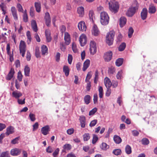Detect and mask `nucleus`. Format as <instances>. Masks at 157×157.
Segmentation results:
<instances>
[{"instance_id":"1","label":"nucleus","mask_w":157,"mask_h":157,"mask_svg":"<svg viewBox=\"0 0 157 157\" xmlns=\"http://www.w3.org/2000/svg\"><path fill=\"white\" fill-rule=\"evenodd\" d=\"M133 6L129 8L126 13V15L129 17H132L136 13L139 7V4L136 1H134L133 4Z\"/></svg>"},{"instance_id":"2","label":"nucleus","mask_w":157,"mask_h":157,"mask_svg":"<svg viewBox=\"0 0 157 157\" xmlns=\"http://www.w3.org/2000/svg\"><path fill=\"white\" fill-rule=\"evenodd\" d=\"M100 22L103 25H107L109 22V17L107 13L103 12L100 13Z\"/></svg>"},{"instance_id":"3","label":"nucleus","mask_w":157,"mask_h":157,"mask_svg":"<svg viewBox=\"0 0 157 157\" xmlns=\"http://www.w3.org/2000/svg\"><path fill=\"white\" fill-rule=\"evenodd\" d=\"M109 10L111 12L114 13L118 12L119 6L117 2H110L109 3Z\"/></svg>"},{"instance_id":"4","label":"nucleus","mask_w":157,"mask_h":157,"mask_svg":"<svg viewBox=\"0 0 157 157\" xmlns=\"http://www.w3.org/2000/svg\"><path fill=\"white\" fill-rule=\"evenodd\" d=\"M114 36L115 33L113 31H111L107 34L106 42L110 46L113 44Z\"/></svg>"},{"instance_id":"5","label":"nucleus","mask_w":157,"mask_h":157,"mask_svg":"<svg viewBox=\"0 0 157 157\" xmlns=\"http://www.w3.org/2000/svg\"><path fill=\"white\" fill-rule=\"evenodd\" d=\"M26 44L25 42L23 40H21L19 44V50L21 56L24 57L26 51Z\"/></svg>"},{"instance_id":"6","label":"nucleus","mask_w":157,"mask_h":157,"mask_svg":"<svg viewBox=\"0 0 157 157\" xmlns=\"http://www.w3.org/2000/svg\"><path fill=\"white\" fill-rule=\"evenodd\" d=\"M113 53L111 51H109L104 54V59L106 62H109L112 59Z\"/></svg>"},{"instance_id":"7","label":"nucleus","mask_w":157,"mask_h":157,"mask_svg":"<svg viewBox=\"0 0 157 157\" xmlns=\"http://www.w3.org/2000/svg\"><path fill=\"white\" fill-rule=\"evenodd\" d=\"M79 41L81 46H84L87 41L86 36L84 34L81 35L79 37Z\"/></svg>"},{"instance_id":"8","label":"nucleus","mask_w":157,"mask_h":157,"mask_svg":"<svg viewBox=\"0 0 157 157\" xmlns=\"http://www.w3.org/2000/svg\"><path fill=\"white\" fill-rule=\"evenodd\" d=\"M44 19L46 25L49 26L50 25L51 20L50 16L48 12H47L45 13Z\"/></svg>"},{"instance_id":"9","label":"nucleus","mask_w":157,"mask_h":157,"mask_svg":"<svg viewBox=\"0 0 157 157\" xmlns=\"http://www.w3.org/2000/svg\"><path fill=\"white\" fill-rule=\"evenodd\" d=\"M147 14V9L146 8H144L141 13V17L143 20H144L146 19Z\"/></svg>"},{"instance_id":"10","label":"nucleus","mask_w":157,"mask_h":157,"mask_svg":"<svg viewBox=\"0 0 157 157\" xmlns=\"http://www.w3.org/2000/svg\"><path fill=\"white\" fill-rule=\"evenodd\" d=\"M21 149L15 148L11 150L10 153L12 155L16 156L19 155L21 153Z\"/></svg>"},{"instance_id":"11","label":"nucleus","mask_w":157,"mask_h":157,"mask_svg":"<svg viewBox=\"0 0 157 157\" xmlns=\"http://www.w3.org/2000/svg\"><path fill=\"white\" fill-rule=\"evenodd\" d=\"M78 27L80 30L82 31H85L86 29L85 23L83 21H81L78 23Z\"/></svg>"},{"instance_id":"12","label":"nucleus","mask_w":157,"mask_h":157,"mask_svg":"<svg viewBox=\"0 0 157 157\" xmlns=\"http://www.w3.org/2000/svg\"><path fill=\"white\" fill-rule=\"evenodd\" d=\"M64 39L65 44L67 45H69L71 42V39L70 35L67 32L65 33Z\"/></svg>"},{"instance_id":"13","label":"nucleus","mask_w":157,"mask_h":157,"mask_svg":"<svg viewBox=\"0 0 157 157\" xmlns=\"http://www.w3.org/2000/svg\"><path fill=\"white\" fill-rule=\"evenodd\" d=\"M41 132L42 134L44 135H47L50 131L49 126L48 125H46L42 128Z\"/></svg>"},{"instance_id":"14","label":"nucleus","mask_w":157,"mask_h":157,"mask_svg":"<svg viewBox=\"0 0 157 157\" xmlns=\"http://www.w3.org/2000/svg\"><path fill=\"white\" fill-rule=\"evenodd\" d=\"M22 94L20 91L17 90L13 91L12 93V96L16 99H18L19 98L22 96Z\"/></svg>"},{"instance_id":"15","label":"nucleus","mask_w":157,"mask_h":157,"mask_svg":"<svg viewBox=\"0 0 157 157\" xmlns=\"http://www.w3.org/2000/svg\"><path fill=\"white\" fill-rule=\"evenodd\" d=\"M14 73L15 72L14 69L13 68H11L10 71L6 77V80H10L13 77Z\"/></svg>"},{"instance_id":"16","label":"nucleus","mask_w":157,"mask_h":157,"mask_svg":"<svg viewBox=\"0 0 157 157\" xmlns=\"http://www.w3.org/2000/svg\"><path fill=\"white\" fill-rule=\"evenodd\" d=\"M78 13L80 17H83L84 14V10L83 7L82 6L79 7L77 9Z\"/></svg>"},{"instance_id":"17","label":"nucleus","mask_w":157,"mask_h":157,"mask_svg":"<svg viewBox=\"0 0 157 157\" xmlns=\"http://www.w3.org/2000/svg\"><path fill=\"white\" fill-rule=\"evenodd\" d=\"M11 11L14 20H17L18 17L17 13V10L14 7H12L11 8Z\"/></svg>"},{"instance_id":"18","label":"nucleus","mask_w":157,"mask_h":157,"mask_svg":"<svg viewBox=\"0 0 157 157\" xmlns=\"http://www.w3.org/2000/svg\"><path fill=\"white\" fill-rule=\"evenodd\" d=\"M104 84L107 88H110L112 85V83L110 79L107 77L105 78Z\"/></svg>"},{"instance_id":"19","label":"nucleus","mask_w":157,"mask_h":157,"mask_svg":"<svg viewBox=\"0 0 157 157\" xmlns=\"http://www.w3.org/2000/svg\"><path fill=\"white\" fill-rule=\"evenodd\" d=\"M93 34L95 36H97L99 34V32L98 27L96 25H94L92 31Z\"/></svg>"},{"instance_id":"20","label":"nucleus","mask_w":157,"mask_h":157,"mask_svg":"<svg viewBox=\"0 0 157 157\" xmlns=\"http://www.w3.org/2000/svg\"><path fill=\"white\" fill-rule=\"evenodd\" d=\"M90 60L88 59H86L84 63L82 70L85 71L88 67L90 64Z\"/></svg>"},{"instance_id":"21","label":"nucleus","mask_w":157,"mask_h":157,"mask_svg":"<svg viewBox=\"0 0 157 157\" xmlns=\"http://www.w3.org/2000/svg\"><path fill=\"white\" fill-rule=\"evenodd\" d=\"M14 132V128L12 126H10L7 128L6 134L8 136L13 133Z\"/></svg>"},{"instance_id":"22","label":"nucleus","mask_w":157,"mask_h":157,"mask_svg":"<svg viewBox=\"0 0 157 157\" xmlns=\"http://www.w3.org/2000/svg\"><path fill=\"white\" fill-rule=\"evenodd\" d=\"M126 19L125 17H122L120 19V25L121 27H122L125 24L126 22Z\"/></svg>"},{"instance_id":"23","label":"nucleus","mask_w":157,"mask_h":157,"mask_svg":"<svg viewBox=\"0 0 157 157\" xmlns=\"http://www.w3.org/2000/svg\"><path fill=\"white\" fill-rule=\"evenodd\" d=\"M31 26L32 29L35 32H36L38 30L37 25L36 21L34 20L31 21Z\"/></svg>"},{"instance_id":"24","label":"nucleus","mask_w":157,"mask_h":157,"mask_svg":"<svg viewBox=\"0 0 157 157\" xmlns=\"http://www.w3.org/2000/svg\"><path fill=\"white\" fill-rule=\"evenodd\" d=\"M63 72L65 73L66 76H68L69 74L70 70L68 66L64 65L63 68Z\"/></svg>"},{"instance_id":"25","label":"nucleus","mask_w":157,"mask_h":157,"mask_svg":"<svg viewBox=\"0 0 157 157\" xmlns=\"http://www.w3.org/2000/svg\"><path fill=\"white\" fill-rule=\"evenodd\" d=\"M45 34L47 42H50L52 38L50 36V32L48 30H46L45 31Z\"/></svg>"},{"instance_id":"26","label":"nucleus","mask_w":157,"mask_h":157,"mask_svg":"<svg viewBox=\"0 0 157 157\" xmlns=\"http://www.w3.org/2000/svg\"><path fill=\"white\" fill-rule=\"evenodd\" d=\"M156 11L155 7L153 5H150L149 7L148 12L150 14L155 13Z\"/></svg>"},{"instance_id":"27","label":"nucleus","mask_w":157,"mask_h":157,"mask_svg":"<svg viewBox=\"0 0 157 157\" xmlns=\"http://www.w3.org/2000/svg\"><path fill=\"white\" fill-rule=\"evenodd\" d=\"M25 75L26 76H29L30 69L28 66H26L24 69Z\"/></svg>"},{"instance_id":"28","label":"nucleus","mask_w":157,"mask_h":157,"mask_svg":"<svg viewBox=\"0 0 157 157\" xmlns=\"http://www.w3.org/2000/svg\"><path fill=\"white\" fill-rule=\"evenodd\" d=\"M113 139L115 142L117 144L120 143L121 142V139L119 136L115 135L113 137Z\"/></svg>"},{"instance_id":"29","label":"nucleus","mask_w":157,"mask_h":157,"mask_svg":"<svg viewBox=\"0 0 157 157\" xmlns=\"http://www.w3.org/2000/svg\"><path fill=\"white\" fill-rule=\"evenodd\" d=\"M35 6L36 11L37 12H40V11L41 4L39 2H35Z\"/></svg>"},{"instance_id":"30","label":"nucleus","mask_w":157,"mask_h":157,"mask_svg":"<svg viewBox=\"0 0 157 157\" xmlns=\"http://www.w3.org/2000/svg\"><path fill=\"white\" fill-rule=\"evenodd\" d=\"M9 152L8 151L2 152L0 155V157H10Z\"/></svg>"},{"instance_id":"31","label":"nucleus","mask_w":157,"mask_h":157,"mask_svg":"<svg viewBox=\"0 0 157 157\" xmlns=\"http://www.w3.org/2000/svg\"><path fill=\"white\" fill-rule=\"evenodd\" d=\"M123 61V59L122 58H119L117 59L116 62V64L118 67H120L122 64Z\"/></svg>"},{"instance_id":"32","label":"nucleus","mask_w":157,"mask_h":157,"mask_svg":"<svg viewBox=\"0 0 157 157\" xmlns=\"http://www.w3.org/2000/svg\"><path fill=\"white\" fill-rule=\"evenodd\" d=\"M42 55H44L48 52V48L45 45H43L41 47Z\"/></svg>"},{"instance_id":"33","label":"nucleus","mask_w":157,"mask_h":157,"mask_svg":"<svg viewBox=\"0 0 157 157\" xmlns=\"http://www.w3.org/2000/svg\"><path fill=\"white\" fill-rule=\"evenodd\" d=\"M126 153L128 155L130 154L132 152L131 147L128 145H127L125 147Z\"/></svg>"},{"instance_id":"34","label":"nucleus","mask_w":157,"mask_h":157,"mask_svg":"<svg viewBox=\"0 0 157 157\" xmlns=\"http://www.w3.org/2000/svg\"><path fill=\"white\" fill-rule=\"evenodd\" d=\"M90 97L89 95H86L84 98V101L86 104H88L90 103Z\"/></svg>"},{"instance_id":"35","label":"nucleus","mask_w":157,"mask_h":157,"mask_svg":"<svg viewBox=\"0 0 157 157\" xmlns=\"http://www.w3.org/2000/svg\"><path fill=\"white\" fill-rule=\"evenodd\" d=\"M126 44L124 43H122L119 47L118 50L119 51H123L126 47Z\"/></svg>"},{"instance_id":"36","label":"nucleus","mask_w":157,"mask_h":157,"mask_svg":"<svg viewBox=\"0 0 157 157\" xmlns=\"http://www.w3.org/2000/svg\"><path fill=\"white\" fill-rule=\"evenodd\" d=\"M35 55L37 58H40L41 57L39 48L38 47H36V48Z\"/></svg>"},{"instance_id":"37","label":"nucleus","mask_w":157,"mask_h":157,"mask_svg":"<svg viewBox=\"0 0 157 157\" xmlns=\"http://www.w3.org/2000/svg\"><path fill=\"white\" fill-rule=\"evenodd\" d=\"M83 137L84 141H87L90 139V136L89 133H86L83 135Z\"/></svg>"},{"instance_id":"38","label":"nucleus","mask_w":157,"mask_h":157,"mask_svg":"<svg viewBox=\"0 0 157 157\" xmlns=\"http://www.w3.org/2000/svg\"><path fill=\"white\" fill-rule=\"evenodd\" d=\"M92 72L90 71L88 73L85 79V82H90L89 80L91 78L92 75Z\"/></svg>"},{"instance_id":"39","label":"nucleus","mask_w":157,"mask_h":157,"mask_svg":"<svg viewBox=\"0 0 157 157\" xmlns=\"http://www.w3.org/2000/svg\"><path fill=\"white\" fill-rule=\"evenodd\" d=\"M10 45L9 44H8L7 45V47H6V51H7V53L8 55L10 57V61H11V54L10 52Z\"/></svg>"},{"instance_id":"40","label":"nucleus","mask_w":157,"mask_h":157,"mask_svg":"<svg viewBox=\"0 0 157 157\" xmlns=\"http://www.w3.org/2000/svg\"><path fill=\"white\" fill-rule=\"evenodd\" d=\"M98 91L99 92V97L100 98H102L103 95V89L102 87L100 86L98 88Z\"/></svg>"},{"instance_id":"41","label":"nucleus","mask_w":157,"mask_h":157,"mask_svg":"<svg viewBox=\"0 0 157 157\" xmlns=\"http://www.w3.org/2000/svg\"><path fill=\"white\" fill-rule=\"evenodd\" d=\"M100 147L103 150H106L109 148V146L106 143H102L100 146Z\"/></svg>"},{"instance_id":"42","label":"nucleus","mask_w":157,"mask_h":157,"mask_svg":"<svg viewBox=\"0 0 157 157\" xmlns=\"http://www.w3.org/2000/svg\"><path fill=\"white\" fill-rule=\"evenodd\" d=\"M71 145L69 144H66L63 147V149H66V150L67 151L70 150L71 149Z\"/></svg>"},{"instance_id":"43","label":"nucleus","mask_w":157,"mask_h":157,"mask_svg":"<svg viewBox=\"0 0 157 157\" xmlns=\"http://www.w3.org/2000/svg\"><path fill=\"white\" fill-rule=\"evenodd\" d=\"M121 152V150L120 149H115L113 151V153L116 155H120Z\"/></svg>"},{"instance_id":"44","label":"nucleus","mask_w":157,"mask_h":157,"mask_svg":"<svg viewBox=\"0 0 157 157\" xmlns=\"http://www.w3.org/2000/svg\"><path fill=\"white\" fill-rule=\"evenodd\" d=\"M141 143L143 145H147L149 144V141L147 139L144 138L141 140Z\"/></svg>"},{"instance_id":"45","label":"nucleus","mask_w":157,"mask_h":157,"mask_svg":"<svg viewBox=\"0 0 157 157\" xmlns=\"http://www.w3.org/2000/svg\"><path fill=\"white\" fill-rule=\"evenodd\" d=\"M59 151V148H57L52 153V155L53 157H57L58 156V155Z\"/></svg>"},{"instance_id":"46","label":"nucleus","mask_w":157,"mask_h":157,"mask_svg":"<svg viewBox=\"0 0 157 157\" xmlns=\"http://www.w3.org/2000/svg\"><path fill=\"white\" fill-rule=\"evenodd\" d=\"M90 51L91 54L94 55L97 52V48L95 47L90 48Z\"/></svg>"},{"instance_id":"47","label":"nucleus","mask_w":157,"mask_h":157,"mask_svg":"<svg viewBox=\"0 0 157 157\" xmlns=\"http://www.w3.org/2000/svg\"><path fill=\"white\" fill-rule=\"evenodd\" d=\"M134 32V30L133 28L131 27L128 29V36L129 38H131L132 35V34Z\"/></svg>"},{"instance_id":"48","label":"nucleus","mask_w":157,"mask_h":157,"mask_svg":"<svg viewBox=\"0 0 157 157\" xmlns=\"http://www.w3.org/2000/svg\"><path fill=\"white\" fill-rule=\"evenodd\" d=\"M29 117L32 121H34L36 120L35 115L32 113L29 114Z\"/></svg>"},{"instance_id":"49","label":"nucleus","mask_w":157,"mask_h":157,"mask_svg":"<svg viewBox=\"0 0 157 157\" xmlns=\"http://www.w3.org/2000/svg\"><path fill=\"white\" fill-rule=\"evenodd\" d=\"M89 16L90 20L93 21L94 16V12L93 11L90 10L89 11Z\"/></svg>"},{"instance_id":"50","label":"nucleus","mask_w":157,"mask_h":157,"mask_svg":"<svg viewBox=\"0 0 157 157\" xmlns=\"http://www.w3.org/2000/svg\"><path fill=\"white\" fill-rule=\"evenodd\" d=\"M26 10L24 13L23 16V20L24 22H26L28 21V17L26 12Z\"/></svg>"},{"instance_id":"51","label":"nucleus","mask_w":157,"mask_h":157,"mask_svg":"<svg viewBox=\"0 0 157 157\" xmlns=\"http://www.w3.org/2000/svg\"><path fill=\"white\" fill-rule=\"evenodd\" d=\"M95 75L94 82V83H97V81L98 79V73L97 70L95 71Z\"/></svg>"},{"instance_id":"52","label":"nucleus","mask_w":157,"mask_h":157,"mask_svg":"<svg viewBox=\"0 0 157 157\" xmlns=\"http://www.w3.org/2000/svg\"><path fill=\"white\" fill-rule=\"evenodd\" d=\"M19 139V137H17L11 140V143L12 144H15L18 143V141Z\"/></svg>"},{"instance_id":"53","label":"nucleus","mask_w":157,"mask_h":157,"mask_svg":"<svg viewBox=\"0 0 157 157\" xmlns=\"http://www.w3.org/2000/svg\"><path fill=\"white\" fill-rule=\"evenodd\" d=\"M98 139V137L95 134L93 135V138L92 141V143L93 144H95Z\"/></svg>"},{"instance_id":"54","label":"nucleus","mask_w":157,"mask_h":157,"mask_svg":"<svg viewBox=\"0 0 157 157\" xmlns=\"http://www.w3.org/2000/svg\"><path fill=\"white\" fill-rule=\"evenodd\" d=\"M97 109L96 108H93L92 110L90 111L89 113V115L91 116L94 115L97 111Z\"/></svg>"},{"instance_id":"55","label":"nucleus","mask_w":157,"mask_h":157,"mask_svg":"<svg viewBox=\"0 0 157 157\" xmlns=\"http://www.w3.org/2000/svg\"><path fill=\"white\" fill-rule=\"evenodd\" d=\"M97 120H94L92 121L90 124V126L91 127L94 126L97 124Z\"/></svg>"},{"instance_id":"56","label":"nucleus","mask_w":157,"mask_h":157,"mask_svg":"<svg viewBox=\"0 0 157 157\" xmlns=\"http://www.w3.org/2000/svg\"><path fill=\"white\" fill-rule=\"evenodd\" d=\"M17 8L18 11L23 12V9L22 6L20 4H17Z\"/></svg>"},{"instance_id":"57","label":"nucleus","mask_w":157,"mask_h":157,"mask_svg":"<svg viewBox=\"0 0 157 157\" xmlns=\"http://www.w3.org/2000/svg\"><path fill=\"white\" fill-rule=\"evenodd\" d=\"M72 49L73 50V52L75 53H76L78 52V50L76 48V44L74 43H73L72 44Z\"/></svg>"},{"instance_id":"58","label":"nucleus","mask_w":157,"mask_h":157,"mask_svg":"<svg viewBox=\"0 0 157 157\" xmlns=\"http://www.w3.org/2000/svg\"><path fill=\"white\" fill-rule=\"evenodd\" d=\"M72 59L73 57L72 55L69 54L68 56V63L70 64H71Z\"/></svg>"},{"instance_id":"59","label":"nucleus","mask_w":157,"mask_h":157,"mask_svg":"<svg viewBox=\"0 0 157 157\" xmlns=\"http://www.w3.org/2000/svg\"><path fill=\"white\" fill-rule=\"evenodd\" d=\"M98 99V96L97 94H95L94 95V104L97 103Z\"/></svg>"},{"instance_id":"60","label":"nucleus","mask_w":157,"mask_h":157,"mask_svg":"<svg viewBox=\"0 0 157 157\" xmlns=\"http://www.w3.org/2000/svg\"><path fill=\"white\" fill-rule=\"evenodd\" d=\"M60 49L62 51H64L66 49L65 45L63 43H61L60 44Z\"/></svg>"},{"instance_id":"61","label":"nucleus","mask_w":157,"mask_h":157,"mask_svg":"<svg viewBox=\"0 0 157 157\" xmlns=\"http://www.w3.org/2000/svg\"><path fill=\"white\" fill-rule=\"evenodd\" d=\"M22 76L21 72L20 71H19L18 73L17 78L20 82L22 81Z\"/></svg>"},{"instance_id":"62","label":"nucleus","mask_w":157,"mask_h":157,"mask_svg":"<svg viewBox=\"0 0 157 157\" xmlns=\"http://www.w3.org/2000/svg\"><path fill=\"white\" fill-rule=\"evenodd\" d=\"M25 98H24L23 99H18L17 100V102L19 104L21 105H23L25 103Z\"/></svg>"},{"instance_id":"63","label":"nucleus","mask_w":157,"mask_h":157,"mask_svg":"<svg viewBox=\"0 0 157 157\" xmlns=\"http://www.w3.org/2000/svg\"><path fill=\"white\" fill-rule=\"evenodd\" d=\"M46 151V152L48 153H51L53 151V150L51 147L49 146L47 148Z\"/></svg>"},{"instance_id":"64","label":"nucleus","mask_w":157,"mask_h":157,"mask_svg":"<svg viewBox=\"0 0 157 157\" xmlns=\"http://www.w3.org/2000/svg\"><path fill=\"white\" fill-rule=\"evenodd\" d=\"M33 131H35L38 128L39 124L38 122H36L33 125Z\"/></svg>"}]
</instances>
